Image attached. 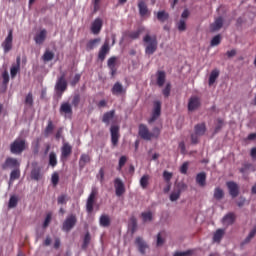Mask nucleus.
I'll return each instance as SVG.
<instances>
[{"mask_svg": "<svg viewBox=\"0 0 256 256\" xmlns=\"http://www.w3.org/2000/svg\"><path fill=\"white\" fill-rule=\"evenodd\" d=\"M27 149V141L25 139L17 138L10 144V152L13 155H21Z\"/></svg>", "mask_w": 256, "mask_h": 256, "instance_id": "f257e3e1", "label": "nucleus"}, {"mask_svg": "<svg viewBox=\"0 0 256 256\" xmlns=\"http://www.w3.org/2000/svg\"><path fill=\"white\" fill-rule=\"evenodd\" d=\"M144 43H146L145 53L146 55H153L157 51V37H151L149 34L144 36Z\"/></svg>", "mask_w": 256, "mask_h": 256, "instance_id": "f03ea898", "label": "nucleus"}, {"mask_svg": "<svg viewBox=\"0 0 256 256\" xmlns=\"http://www.w3.org/2000/svg\"><path fill=\"white\" fill-rule=\"evenodd\" d=\"M97 193V188H92V191L88 196V199L86 201V212L88 213V215H91V213H93V207L95 205V199H97Z\"/></svg>", "mask_w": 256, "mask_h": 256, "instance_id": "7ed1b4c3", "label": "nucleus"}, {"mask_svg": "<svg viewBox=\"0 0 256 256\" xmlns=\"http://www.w3.org/2000/svg\"><path fill=\"white\" fill-rule=\"evenodd\" d=\"M60 115H64V117L71 119L73 117V106L69 102H63L59 109Z\"/></svg>", "mask_w": 256, "mask_h": 256, "instance_id": "20e7f679", "label": "nucleus"}, {"mask_svg": "<svg viewBox=\"0 0 256 256\" xmlns=\"http://www.w3.org/2000/svg\"><path fill=\"white\" fill-rule=\"evenodd\" d=\"M2 47L4 49V53H9V51L13 49V29L8 31L7 37L2 42Z\"/></svg>", "mask_w": 256, "mask_h": 256, "instance_id": "39448f33", "label": "nucleus"}, {"mask_svg": "<svg viewBox=\"0 0 256 256\" xmlns=\"http://www.w3.org/2000/svg\"><path fill=\"white\" fill-rule=\"evenodd\" d=\"M55 90L60 93V95H63L65 91H67V80L65 79V74H62L56 82Z\"/></svg>", "mask_w": 256, "mask_h": 256, "instance_id": "423d86ee", "label": "nucleus"}, {"mask_svg": "<svg viewBox=\"0 0 256 256\" xmlns=\"http://www.w3.org/2000/svg\"><path fill=\"white\" fill-rule=\"evenodd\" d=\"M110 135L112 147H117V145H119V137H121V135L119 134V126L112 125L110 127Z\"/></svg>", "mask_w": 256, "mask_h": 256, "instance_id": "0eeeda50", "label": "nucleus"}, {"mask_svg": "<svg viewBox=\"0 0 256 256\" xmlns=\"http://www.w3.org/2000/svg\"><path fill=\"white\" fill-rule=\"evenodd\" d=\"M159 117H161V101H155L152 116L148 120V123H155Z\"/></svg>", "mask_w": 256, "mask_h": 256, "instance_id": "6e6552de", "label": "nucleus"}, {"mask_svg": "<svg viewBox=\"0 0 256 256\" xmlns=\"http://www.w3.org/2000/svg\"><path fill=\"white\" fill-rule=\"evenodd\" d=\"M114 188L116 197H121L125 193V184L121 178H115L114 180Z\"/></svg>", "mask_w": 256, "mask_h": 256, "instance_id": "1a4fd4ad", "label": "nucleus"}, {"mask_svg": "<svg viewBox=\"0 0 256 256\" xmlns=\"http://www.w3.org/2000/svg\"><path fill=\"white\" fill-rule=\"evenodd\" d=\"M138 135L141 139H144V141H151V132H149V128H147L145 124L139 125Z\"/></svg>", "mask_w": 256, "mask_h": 256, "instance_id": "9d476101", "label": "nucleus"}, {"mask_svg": "<svg viewBox=\"0 0 256 256\" xmlns=\"http://www.w3.org/2000/svg\"><path fill=\"white\" fill-rule=\"evenodd\" d=\"M135 245L138 247V251L141 255H145V253H147V249H149V244H147V242H145L141 237H137L135 239Z\"/></svg>", "mask_w": 256, "mask_h": 256, "instance_id": "9b49d317", "label": "nucleus"}, {"mask_svg": "<svg viewBox=\"0 0 256 256\" xmlns=\"http://www.w3.org/2000/svg\"><path fill=\"white\" fill-rule=\"evenodd\" d=\"M91 33L93 35H99L101 33V29H103V20L101 18H96L91 25Z\"/></svg>", "mask_w": 256, "mask_h": 256, "instance_id": "f8f14e48", "label": "nucleus"}, {"mask_svg": "<svg viewBox=\"0 0 256 256\" xmlns=\"http://www.w3.org/2000/svg\"><path fill=\"white\" fill-rule=\"evenodd\" d=\"M111 93L115 96L126 95L127 88L123 87V84H121V82H116L111 89Z\"/></svg>", "mask_w": 256, "mask_h": 256, "instance_id": "ddd939ff", "label": "nucleus"}, {"mask_svg": "<svg viewBox=\"0 0 256 256\" xmlns=\"http://www.w3.org/2000/svg\"><path fill=\"white\" fill-rule=\"evenodd\" d=\"M19 165L17 158L8 157L2 165V169H19Z\"/></svg>", "mask_w": 256, "mask_h": 256, "instance_id": "4468645a", "label": "nucleus"}, {"mask_svg": "<svg viewBox=\"0 0 256 256\" xmlns=\"http://www.w3.org/2000/svg\"><path fill=\"white\" fill-rule=\"evenodd\" d=\"M201 107V99L197 96H192L188 102V111H195Z\"/></svg>", "mask_w": 256, "mask_h": 256, "instance_id": "2eb2a0df", "label": "nucleus"}, {"mask_svg": "<svg viewBox=\"0 0 256 256\" xmlns=\"http://www.w3.org/2000/svg\"><path fill=\"white\" fill-rule=\"evenodd\" d=\"M228 191L231 195V197L235 198L239 195V185L235 183L234 181H229L226 183Z\"/></svg>", "mask_w": 256, "mask_h": 256, "instance_id": "dca6fc26", "label": "nucleus"}, {"mask_svg": "<svg viewBox=\"0 0 256 256\" xmlns=\"http://www.w3.org/2000/svg\"><path fill=\"white\" fill-rule=\"evenodd\" d=\"M109 51H110L109 42H105L98 52L99 61L101 62L105 61V58L109 54Z\"/></svg>", "mask_w": 256, "mask_h": 256, "instance_id": "f3484780", "label": "nucleus"}, {"mask_svg": "<svg viewBox=\"0 0 256 256\" xmlns=\"http://www.w3.org/2000/svg\"><path fill=\"white\" fill-rule=\"evenodd\" d=\"M73 153V147L69 143H64L61 148V160L65 161Z\"/></svg>", "mask_w": 256, "mask_h": 256, "instance_id": "a211bd4d", "label": "nucleus"}, {"mask_svg": "<svg viewBox=\"0 0 256 256\" xmlns=\"http://www.w3.org/2000/svg\"><path fill=\"white\" fill-rule=\"evenodd\" d=\"M138 10L140 17H149L151 15L147 4L143 0L138 3Z\"/></svg>", "mask_w": 256, "mask_h": 256, "instance_id": "6ab92c4d", "label": "nucleus"}, {"mask_svg": "<svg viewBox=\"0 0 256 256\" xmlns=\"http://www.w3.org/2000/svg\"><path fill=\"white\" fill-rule=\"evenodd\" d=\"M19 71H21V57L18 56L16 58V64L12 65L10 68L11 79H15V77H17V73H19Z\"/></svg>", "mask_w": 256, "mask_h": 256, "instance_id": "aec40b11", "label": "nucleus"}, {"mask_svg": "<svg viewBox=\"0 0 256 256\" xmlns=\"http://www.w3.org/2000/svg\"><path fill=\"white\" fill-rule=\"evenodd\" d=\"M46 39H47V30H45V29H42L34 37V41H35L36 45H43V43H45Z\"/></svg>", "mask_w": 256, "mask_h": 256, "instance_id": "412c9836", "label": "nucleus"}, {"mask_svg": "<svg viewBox=\"0 0 256 256\" xmlns=\"http://www.w3.org/2000/svg\"><path fill=\"white\" fill-rule=\"evenodd\" d=\"M167 80V74H165V71H157L156 73V85L158 87H163L165 85V81Z\"/></svg>", "mask_w": 256, "mask_h": 256, "instance_id": "4be33fe9", "label": "nucleus"}, {"mask_svg": "<svg viewBox=\"0 0 256 256\" xmlns=\"http://www.w3.org/2000/svg\"><path fill=\"white\" fill-rule=\"evenodd\" d=\"M2 78V88L0 90V93H5L7 91V85H9V71L4 70L1 74Z\"/></svg>", "mask_w": 256, "mask_h": 256, "instance_id": "5701e85b", "label": "nucleus"}, {"mask_svg": "<svg viewBox=\"0 0 256 256\" xmlns=\"http://www.w3.org/2000/svg\"><path fill=\"white\" fill-rule=\"evenodd\" d=\"M30 177L33 179V181H40V179L43 177V174H41V167L34 166L31 170Z\"/></svg>", "mask_w": 256, "mask_h": 256, "instance_id": "b1692460", "label": "nucleus"}, {"mask_svg": "<svg viewBox=\"0 0 256 256\" xmlns=\"http://www.w3.org/2000/svg\"><path fill=\"white\" fill-rule=\"evenodd\" d=\"M223 27V17H218L215 21L210 25V31L215 33V31H219Z\"/></svg>", "mask_w": 256, "mask_h": 256, "instance_id": "393cba45", "label": "nucleus"}, {"mask_svg": "<svg viewBox=\"0 0 256 256\" xmlns=\"http://www.w3.org/2000/svg\"><path fill=\"white\" fill-rule=\"evenodd\" d=\"M99 43H101V38L89 40L86 44V51H93V49L99 47Z\"/></svg>", "mask_w": 256, "mask_h": 256, "instance_id": "a878e982", "label": "nucleus"}, {"mask_svg": "<svg viewBox=\"0 0 256 256\" xmlns=\"http://www.w3.org/2000/svg\"><path fill=\"white\" fill-rule=\"evenodd\" d=\"M196 183L200 187H205L207 185V174L205 172H200L196 175Z\"/></svg>", "mask_w": 256, "mask_h": 256, "instance_id": "bb28decb", "label": "nucleus"}, {"mask_svg": "<svg viewBox=\"0 0 256 256\" xmlns=\"http://www.w3.org/2000/svg\"><path fill=\"white\" fill-rule=\"evenodd\" d=\"M115 117V110L108 111L104 113L102 117V123H105V125H109L111 123V120Z\"/></svg>", "mask_w": 256, "mask_h": 256, "instance_id": "cd10ccee", "label": "nucleus"}, {"mask_svg": "<svg viewBox=\"0 0 256 256\" xmlns=\"http://www.w3.org/2000/svg\"><path fill=\"white\" fill-rule=\"evenodd\" d=\"M219 74V69L212 70L209 76L208 85H213L217 81V79H219Z\"/></svg>", "mask_w": 256, "mask_h": 256, "instance_id": "c85d7f7f", "label": "nucleus"}, {"mask_svg": "<svg viewBox=\"0 0 256 256\" xmlns=\"http://www.w3.org/2000/svg\"><path fill=\"white\" fill-rule=\"evenodd\" d=\"M194 131L196 135H199V137H202V135H205V131H207V127L205 126V123L197 124L194 127Z\"/></svg>", "mask_w": 256, "mask_h": 256, "instance_id": "c756f323", "label": "nucleus"}, {"mask_svg": "<svg viewBox=\"0 0 256 256\" xmlns=\"http://www.w3.org/2000/svg\"><path fill=\"white\" fill-rule=\"evenodd\" d=\"M225 235V230L218 229L213 235V243H221V239H223Z\"/></svg>", "mask_w": 256, "mask_h": 256, "instance_id": "7c9ffc66", "label": "nucleus"}, {"mask_svg": "<svg viewBox=\"0 0 256 256\" xmlns=\"http://www.w3.org/2000/svg\"><path fill=\"white\" fill-rule=\"evenodd\" d=\"M222 223L224 225H233V223H235V214L228 213L226 216L223 217Z\"/></svg>", "mask_w": 256, "mask_h": 256, "instance_id": "2f4dec72", "label": "nucleus"}, {"mask_svg": "<svg viewBox=\"0 0 256 256\" xmlns=\"http://www.w3.org/2000/svg\"><path fill=\"white\" fill-rule=\"evenodd\" d=\"M156 17L160 23H165V21L169 19V13H167L165 10L158 11Z\"/></svg>", "mask_w": 256, "mask_h": 256, "instance_id": "473e14b6", "label": "nucleus"}, {"mask_svg": "<svg viewBox=\"0 0 256 256\" xmlns=\"http://www.w3.org/2000/svg\"><path fill=\"white\" fill-rule=\"evenodd\" d=\"M141 33H143V29L139 28L135 31L128 32L126 34V37L132 40L139 39V37L141 36Z\"/></svg>", "mask_w": 256, "mask_h": 256, "instance_id": "72a5a7b5", "label": "nucleus"}, {"mask_svg": "<svg viewBox=\"0 0 256 256\" xmlns=\"http://www.w3.org/2000/svg\"><path fill=\"white\" fill-rule=\"evenodd\" d=\"M150 179H151V176H149V174H144L140 178V187H142L143 189H147V187H149V180Z\"/></svg>", "mask_w": 256, "mask_h": 256, "instance_id": "f704fd0d", "label": "nucleus"}, {"mask_svg": "<svg viewBox=\"0 0 256 256\" xmlns=\"http://www.w3.org/2000/svg\"><path fill=\"white\" fill-rule=\"evenodd\" d=\"M87 163H91V156H89V154H82L80 156L79 166L85 167V165H87Z\"/></svg>", "mask_w": 256, "mask_h": 256, "instance_id": "c9c22d12", "label": "nucleus"}, {"mask_svg": "<svg viewBox=\"0 0 256 256\" xmlns=\"http://www.w3.org/2000/svg\"><path fill=\"white\" fill-rule=\"evenodd\" d=\"M223 197H225V192H223V189H221L220 187H217L214 189V199H216L217 201H221V199H223Z\"/></svg>", "mask_w": 256, "mask_h": 256, "instance_id": "e433bc0d", "label": "nucleus"}, {"mask_svg": "<svg viewBox=\"0 0 256 256\" xmlns=\"http://www.w3.org/2000/svg\"><path fill=\"white\" fill-rule=\"evenodd\" d=\"M55 129V125H53V121L49 120L48 124L44 130L45 137H49L51 133H53V130Z\"/></svg>", "mask_w": 256, "mask_h": 256, "instance_id": "4c0bfd02", "label": "nucleus"}, {"mask_svg": "<svg viewBox=\"0 0 256 256\" xmlns=\"http://www.w3.org/2000/svg\"><path fill=\"white\" fill-rule=\"evenodd\" d=\"M77 223V216L75 214H70L67 216L64 225H75Z\"/></svg>", "mask_w": 256, "mask_h": 256, "instance_id": "58836bf2", "label": "nucleus"}, {"mask_svg": "<svg viewBox=\"0 0 256 256\" xmlns=\"http://www.w3.org/2000/svg\"><path fill=\"white\" fill-rule=\"evenodd\" d=\"M55 58V53H53L52 51L46 50L42 56L43 61H53V59Z\"/></svg>", "mask_w": 256, "mask_h": 256, "instance_id": "ea45409f", "label": "nucleus"}, {"mask_svg": "<svg viewBox=\"0 0 256 256\" xmlns=\"http://www.w3.org/2000/svg\"><path fill=\"white\" fill-rule=\"evenodd\" d=\"M89 243H91V234L87 232L83 238L82 249L85 251L87 247H89Z\"/></svg>", "mask_w": 256, "mask_h": 256, "instance_id": "a19ab883", "label": "nucleus"}, {"mask_svg": "<svg viewBox=\"0 0 256 256\" xmlns=\"http://www.w3.org/2000/svg\"><path fill=\"white\" fill-rule=\"evenodd\" d=\"M49 165L50 167H57V154L55 152L49 154Z\"/></svg>", "mask_w": 256, "mask_h": 256, "instance_id": "79ce46f5", "label": "nucleus"}, {"mask_svg": "<svg viewBox=\"0 0 256 256\" xmlns=\"http://www.w3.org/2000/svg\"><path fill=\"white\" fill-rule=\"evenodd\" d=\"M255 235H256V226L250 231L248 236L242 242V245H247V243H251V239H253V237H255Z\"/></svg>", "mask_w": 256, "mask_h": 256, "instance_id": "37998d69", "label": "nucleus"}, {"mask_svg": "<svg viewBox=\"0 0 256 256\" xmlns=\"http://www.w3.org/2000/svg\"><path fill=\"white\" fill-rule=\"evenodd\" d=\"M141 218H142V221H144V223H148V221L153 220V213H151V211L142 212L141 213Z\"/></svg>", "mask_w": 256, "mask_h": 256, "instance_id": "c03bdc74", "label": "nucleus"}, {"mask_svg": "<svg viewBox=\"0 0 256 256\" xmlns=\"http://www.w3.org/2000/svg\"><path fill=\"white\" fill-rule=\"evenodd\" d=\"M176 27L181 33L187 31V22L184 19H180L179 22H177Z\"/></svg>", "mask_w": 256, "mask_h": 256, "instance_id": "a18cd8bd", "label": "nucleus"}, {"mask_svg": "<svg viewBox=\"0 0 256 256\" xmlns=\"http://www.w3.org/2000/svg\"><path fill=\"white\" fill-rule=\"evenodd\" d=\"M19 177H21V170H19V168L12 170L10 173V181H15L16 179H19Z\"/></svg>", "mask_w": 256, "mask_h": 256, "instance_id": "49530a36", "label": "nucleus"}, {"mask_svg": "<svg viewBox=\"0 0 256 256\" xmlns=\"http://www.w3.org/2000/svg\"><path fill=\"white\" fill-rule=\"evenodd\" d=\"M211 47H217L221 45V34L214 36L210 42Z\"/></svg>", "mask_w": 256, "mask_h": 256, "instance_id": "de8ad7c7", "label": "nucleus"}, {"mask_svg": "<svg viewBox=\"0 0 256 256\" xmlns=\"http://www.w3.org/2000/svg\"><path fill=\"white\" fill-rule=\"evenodd\" d=\"M17 203H19V199L17 198V196H11L9 199L8 207L10 209H13L17 207Z\"/></svg>", "mask_w": 256, "mask_h": 256, "instance_id": "09e8293b", "label": "nucleus"}, {"mask_svg": "<svg viewBox=\"0 0 256 256\" xmlns=\"http://www.w3.org/2000/svg\"><path fill=\"white\" fill-rule=\"evenodd\" d=\"M108 69L116 68L117 65V57L112 56L107 61Z\"/></svg>", "mask_w": 256, "mask_h": 256, "instance_id": "8fccbe9b", "label": "nucleus"}, {"mask_svg": "<svg viewBox=\"0 0 256 256\" xmlns=\"http://www.w3.org/2000/svg\"><path fill=\"white\" fill-rule=\"evenodd\" d=\"M111 223V218L109 215L103 214L100 216V225H109Z\"/></svg>", "mask_w": 256, "mask_h": 256, "instance_id": "3c124183", "label": "nucleus"}, {"mask_svg": "<svg viewBox=\"0 0 256 256\" xmlns=\"http://www.w3.org/2000/svg\"><path fill=\"white\" fill-rule=\"evenodd\" d=\"M81 103V96L79 94H75L72 98V105L75 109L79 107V104Z\"/></svg>", "mask_w": 256, "mask_h": 256, "instance_id": "603ef678", "label": "nucleus"}, {"mask_svg": "<svg viewBox=\"0 0 256 256\" xmlns=\"http://www.w3.org/2000/svg\"><path fill=\"white\" fill-rule=\"evenodd\" d=\"M67 201H69V198L67 197L66 194H62L58 196V199H57L58 205H66Z\"/></svg>", "mask_w": 256, "mask_h": 256, "instance_id": "864d4df0", "label": "nucleus"}, {"mask_svg": "<svg viewBox=\"0 0 256 256\" xmlns=\"http://www.w3.org/2000/svg\"><path fill=\"white\" fill-rule=\"evenodd\" d=\"M125 163H127V156H121L119 159L117 171H121V169L125 167Z\"/></svg>", "mask_w": 256, "mask_h": 256, "instance_id": "5fc2aeb1", "label": "nucleus"}, {"mask_svg": "<svg viewBox=\"0 0 256 256\" xmlns=\"http://www.w3.org/2000/svg\"><path fill=\"white\" fill-rule=\"evenodd\" d=\"M162 95L166 98L171 95V83L166 84L165 88L162 90Z\"/></svg>", "mask_w": 256, "mask_h": 256, "instance_id": "6e6d98bb", "label": "nucleus"}, {"mask_svg": "<svg viewBox=\"0 0 256 256\" xmlns=\"http://www.w3.org/2000/svg\"><path fill=\"white\" fill-rule=\"evenodd\" d=\"M251 167H253V164L251 163H244L242 165V167L239 169L240 173L245 174L247 173V171H249V169H251Z\"/></svg>", "mask_w": 256, "mask_h": 256, "instance_id": "4d7b16f0", "label": "nucleus"}, {"mask_svg": "<svg viewBox=\"0 0 256 256\" xmlns=\"http://www.w3.org/2000/svg\"><path fill=\"white\" fill-rule=\"evenodd\" d=\"M181 197V190H177L170 194V201H177Z\"/></svg>", "mask_w": 256, "mask_h": 256, "instance_id": "13d9d810", "label": "nucleus"}, {"mask_svg": "<svg viewBox=\"0 0 256 256\" xmlns=\"http://www.w3.org/2000/svg\"><path fill=\"white\" fill-rule=\"evenodd\" d=\"M25 104L29 105V107H33V94L31 92L27 94Z\"/></svg>", "mask_w": 256, "mask_h": 256, "instance_id": "bf43d9fd", "label": "nucleus"}, {"mask_svg": "<svg viewBox=\"0 0 256 256\" xmlns=\"http://www.w3.org/2000/svg\"><path fill=\"white\" fill-rule=\"evenodd\" d=\"M96 177L100 181V183H103L105 181V170L103 168H100Z\"/></svg>", "mask_w": 256, "mask_h": 256, "instance_id": "052dcab7", "label": "nucleus"}, {"mask_svg": "<svg viewBox=\"0 0 256 256\" xmlns=\"http://www.w3.org/2000/svg\"><path fill=\"white\" fill-rule=\"evenodd\" d=\"M161 135V130L158 127L153 128L151 132V139H157Z\"/></svg>", "mask_w": 256, "mask_h": 256, "instance_id": "680f3d73", "label": "nucleus"}, {"mask_svg": "<svg viewBox=\"0 0 256 256\" xmlns=\"http://www.w3.org/2000/svg\"><path fill=\"white\" fill-rule=\"evenodd\" d=\"M163 177H164V180L166 181V183H170L171 179H173V173H170L168 171H164L163 172Z\"/></svg>", "mask_w": 256, "mask_h": 256, "instance_id": "e2e57ef3", "label": "nucleus"}, {"mask_svg": "<svg viewBox=\"0 0 256 256\" xmlns=\"http://www.w3.org/2000/svg\"><path fill=\"white\" fill-rule=\"evenodd\" d=\"M188 169H189V162H184L180 167V173H182V175H187Z\"/></svg>", "mask_w": 256, "mask_h": 256, "instance_id": "0e129e2a", "label": "nucleus"}, {"mask_svg": "<svg viewBox=\"0 0 256 256\" xmlns=\"http://www.w3.org/2000/svg\"><path fill=\"white\" fill-rule=\"evenodd\" d=\"M51 181H52V184L54 185V187H57V185L59 184V174L54 173L52 175Z\"/></svg>", "mask_w": 256, "mask_h": 256, "instance_id": "69168bd1", "label": "nucleus"}, {"mask_svg": "<svg viewBox=\"0 0 256 256\" xmlns=\"http://www.w3.org/2000/svg\"><path fill=\"white\" fill-rule=\"evenodd\" d=\"M51 219H53V213L48 212L45 217L43 225H49V223H51Z\"/></svg>", "mask_w": 256, "mask_h": 256, "instance_id": "338daca9", "label": "nucleus"}, {"mask_svg": "<svg viewBox=\"0 0 256 256\" xmlns=\"http://www.w3.org/2000/svg\"><path fill=\"white\" fill-rule=\"evenodd\" d=\"M191 250H187V251H184V252H176L175 254H174V256H189V255H191Z\"/></svg>", "mask_w": 256, "mask_h": 256, "instance_id": "774afa93", "label": "nucleus"}]
</instances>
